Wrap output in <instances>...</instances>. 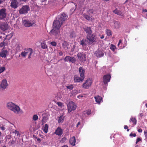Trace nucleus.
I'll return each instance as SVG.
<instances>
[{
	"mask_svg": "<svg viewBox=\"0 0 147 147\" xmlns=\"http://www.w3.org/2000/svg\"><path fill=\"white\" fill-rule=\"evenodd\" d=\"M6 107L8 109L12 111L16 114H22L24 113L23 110L21 109L20 107L11 102H7Z\"/></svg>",
	"mask_w": 147,
	"mask_h": 147,
	"instance_id": "1",
	"label": "nucleus"
},
{
	"mask_svg": "<svg viewBox=\"0 0 147 147\" xmlns=\"http://www.w3.org/2000/svg\"><path fill=\"white\" fill-rule=\"evenodd\" d=\"M33 53V51L31 48H29L25 50L24 51H22L21 55L24 57H26V56H28V58H31V55Z\"/></svg>",
	"mask_w": 147,
	"mask_h": 147,
	"instance_id": "2",
	"label": "nucleus"
},
{
	"mask_svg": "<svg viewBox=\"0 0 147 147\" xmlns=\"http://www.w3.org/2000/svg\"><path fill=\"white\" fill-rule=\"evenodd\" d=\"M92 83V80L90 78H88L85 82L82 85V87L84 89H88L91 86Z\"/></svg>",
	"mask_w": 147,
	"mask_h": 147,
	"instance_id": "3",
	"label": "nucleus"
},
{
	"mask_svg": "<svg viewBox=\"0 0 147 147\" xmlns=\"http://www.w3.org/2000/svg\"><path fill=\"white\" fill-rule=\"evenodd\" d=\"M7 9L5 8L0 9V20H5L7 16Z\"/></svg>",
	"mask_w": 147,
	"mask_h": 147,
	"instance_id": "4",
	"label": "nucleus"
},
{
	"mask_svg": "<svg viewBox=\"0 0 147 147\" xmlns=\"http://www.w3.org/2000/svg\"><path fill=\"white\" fill-rule=\"evenodd\" d=\"M68 111L71 112L72 111H74L76 109V106L74 102L72 101L69 102L67 105Z\"/></svg>",
	"mask_w": 147,
	"mask_h": 147,
	"instance_id": "5",
	"label": "nucleus"
},
{
	"mask_svg": "<svg viewBox=\"0 0 147 147\" xmlns=\"http://www.w3.org/2000/svg\"><path fill=\"white\" fill-rule=\"evenodd\" d=\"M30 10L29 7L27 5H23L22 7L19 10V12L21 14H26Z\"/></svg>",
	"mask_w": 147,
	"mask_h": 147,
	"instance_id": "6",
	"label": "nucleus"
},
{
	"mask_svg": "<svg viewBox=\"0 0 147 147\" xmlns=\"http://www.w3.org/2000/svg\"><path fill=\"white\" fill-rule=\"evenodd\" d=\"M22 24L26 27H28L33 26L34 24V22L32 21H30L28 20L25 19V18L22 19Z\"/></svg>",
	"mask_w": 147,
	"mask_h": 147,
	"instance_id": "7",
	"label": "nucleus"
},
{
	"mask_svg": "<svg viewBox=\"0 0 147 147\" xmlns=\"http://www.w3.org/2000/svg\"><path fill=\"white\" fill-rule=\"evenodd\" d=\"M86 38L88 40V42L89 45L92 44L96 40L95 36L93 34L87 35Z\"/></svg>",
	"mask_w": 147,
	"mask_h": 147,
	"instance_id": "8",
	"label": "nucleus"
},
{
	"mask_svg": "<svg viewBox=\"0 0 147 147\" xmlns=\"http://www.w3.org/2000/svg\"><path fill=\"white\" fill-rule=\"evenodd\" d=\"M9 28L8 24L4 22H0V29L3 31L7 30Z\"/></svg>",
	"mask_w": 147,
	"mask_h": 147,
	"instance_id": "9",
	"label": "nucleus"
},
{
	"mask_svg": "<svg viewBox=\"0 0 147 147\" xmlns=\"http://www.w3.org/2000/svg\"><path fill=\"white\" fill-rule=\"evenodd\" d=\"M8 84L6 80H3L1 82L0 85V88L1 90H4L7 88L8 86Z\"/></svg>",
	"mask_w": 147,
	"mask_h": 147,
	"instance_id": "10",
	"label": "nucleus"
},
{
	"mask_svg": "<svg viewBox=\"0 0 147 147\" xmlns=\"http://www.w3.org/2000/svg\"><path fill=\"white\" fill-rule=\"evenodd\" d=\"M77 57L81 61L84 62L86 61V55L85 53L82 52L79 53L77 54Z\"/></svg>",
	"mask_w": 147,
	"mask_h": 147,
	"instance_id": "11",
	"label": "nucleus"
},
{
	"mask_svg": "<svg viewBox=\"0 0 147 147\" xmlns=\"http://www.w3.org/2000/svg\"><path fill=\"white\" fill-rule=\"evenodd\" d=\"M10 2V6L11 7L16 9L18 7L19 3L17 0H11Z\"/></svg>",
	"mask_w": 147,
	"mask_h": 147,
	"instance_id": "12",
	"label": "nucleus"
},
{
	"mask_svg": "<svg viewBox=\"0 0 147 147\" xmlns=\"http://www.w3.org/2000/svg\"><path fill=\"white\" fill-rule=\"evenodd\" d=\"M62 24L58 20H55L53 23V27L59 29Z\"/></svg>",
	"mask_w": 147,
	"mask_h": 147,
	"instance_id": "13",
	"label": "nucleus"
},
{
	"mask_svg": "<svg viewBox=\"0 0 147 147\" xmlns=\"http://www.w3.org/2000/svg\"><path fill=\"white\" fill-rule=\"evenodd\" d=\"M111 78L110 75L108 74L104 75L103 77V80L105 84H106L108 82H109Z\"/></svg>",
	"mask_w": 147,
	"mask_h": 147,
	"instance_id": "14",
	"label": "nucleus"
},
{
	"mask_svg": "<svg viewBox=\"0 0 147 147\" xmlns=\"http://www.w3.org/2000/svg\"><path fill=\"white\" fill-rule=\"evenodd\" d=\"M64 60L65 61L71 62L74 63L76 62V60L74 57H71L70 56H67L65 57Z\"/></svg>",
	"mask_w": 147,
	"mask_h": 147,
	"instance_id": "15",
	"label": "nucleus"
},
{
	"mask_svg": "<svg viewBox=\"0 0 147 147\" xmlns=\"http://www.w3.org/2000/svg\"><path fill=\"white\" fill-rule=\"evenodd\" d=\"M84 78L82 77H79L77 75H75L74 77V80L75 82H82Z\"/></svg>",
	"mask_w": 147,
	"mask_h": 147,
	"instance_id": "16",
	"label": "nucleus"
},
{
	"mask_svg": "<svg viewBox=\"0 0 147 147\" xmlns=\"http://www.w3.org/2000/svg\"><path fill=\"white\" fill-rule=\"evenodd\" d=\"M59 32V29L53 27V29L50 31V33L53 35L57 36Z\"/></svg>",
	"mask_w": 147,
	"mask_h": 147,
	"instance_id": "17",
	"label": "nucleus"
},
{
	"mask_svg": "<svg viewBox=\"0 0 147 147\" xmlns=\"http://www.w3.org/2000/svg\"><path fill=\"white\" fill-rule=\"evenodd\" d=\"M8 52L7 50H5L4 48H3L0 53V56L1 57L5 58L6 57Z\"/></svg>",
	"mask_w": 147,
	"mask_h": 147,
	"instance_id": "18",
	"label": "nucleus"
},
{
	"mask_svg": "<svg viewBox=\"0 0 147 147\" xmlns=\"http://www.w3.org/2000/svg\"><path fill=\"white\" fill-rule=\"evenodd\" d=\"M67 18V17L66 15L64 13H63L60 16L58 20L62 24L63 22L64 21H65Z\"/></svg>",
	"mask_w": 147,
	"mask_h": 147,
	"instance_id": "19",
	"label": "nucleus"
},
{
	"mask_svg": "<svg viewBox=\"0 0 147 147\" xmlns=\"http://www.w3.org/2000/svg\"><path fill=\"white\" fill-rule=\"evenodd\" d=\"M83 29L86 33L88 34L87 35L91 34L92 31L91 30V27H84Z\"/></svg>",
	"mask_w": 147,
	"mask_h": 147,
	"instance_id": "20",
	"label": "nucleus"
},
{
	"mask_svg": "<svg viewBox=\"0 0 147 147\" xmlns=\"http://www.w3.org/2000/svg\"><path fill=\"white\" fill-rule=\"evenodd\" d=\"M79 72L80 75V76L84 78H85L84 73L85 71L82 67H80L79 69Z\"/></svg>",
	"mask_w": 147,
	"mask_h": 147,
	"instance_id": "21",
	"label": "nucleus"
},
{
	"mask_svg": "<svg viewBox=\"0 0 147 147\" xmlns=\"http://www.w3.org/2000/svg\"><path fill=\"white\" fill-rule=\"evenodd\" d=\"M95 54V55L98 57L103 56L104 55V53L102 51L100 50L96 51Z\"/></svg>",
	"mask_w": 147,
	"mask_h": 147,
	"instance_id": "22",
	"label": "nucleus"
},
{
	"mask_svg": "<svg viewBox=\"0 0 147 147\" xmlns=\"http://www.w3.org/2000/svg\"><path fill=\"white\" fill-rule=\"evenodd\" d=\"M55 133L57 135L60 136L63 134V131L60 128L58 127L56 129Z\"/></svg>",
	"mask_w": 147,
	"mask_h": 147,
	"instance_id": "23",
	"label": "nucleus"
},
{
	"mask_svg": "<svg viewBox=\"0 0 147 147\" xmlns=\"http://www.w3.org/2000/svg\"><path fill=\"white\" fill-rule=\"evenodd\" d=\"M94 98L95 99L96 102L98 104H100L102 100V97L99 96H95Z\"/></svg>",
	"mask_w": 147,
	"mask_h": 147,
	"instance_id": "24",
	"label": "nucleus"
},
{
	"mask_svg": "<svg viewBox=\"0 0 147 147\" xmlns=\"http://www.w3.org/2000/svg\"><path fill=\"white\" fill-rule=\"evenodd\" d=\"M69 142L73 146L75 145L76 143V139L74 136H73L70 138Z\"/></svg>",
	"mask_w": 147,
	"mask_h": 147,
	"instance_id": "25",
	"label": "nucleus"
},
{
	"mask_svg": "<svg viewBox=\"0 0 147 147\" xmlns=\"http://www.w3.org/2000/svg\"><path fill=\"white\" fill-rule=\"evenodd\" d=\"M14 50L16 52H18L20 50V46L19 44L17 43L13 47Z\"/></svg>",
	"mask_w": 147,
	"mask_h": 147,
	"instance_id": "26",
	"label": "nucleus"
},
{
	"mask_svg": "<svg viewBox=\"0 0 147 147\" xmlns=\"http://www.w3.org/2000/svg\"><path fill=\"white\" fill-rule=\"evenodd\" d=\"M40 46L43 49H46L48 47L47 45L46 44L45 40L42 42L40 44Z\"/></svg>",
	"mask_w": 147,
	"mask_h": 147,
	"instance_id": "27",
	"label": "nucleus"
},
{
	"mask_svg": "<svg viewBox=\"0 0 147 147\" xmlns=\"http://www.w3.org/2000/svg\"><path fill=\"white\" fill-rule=\"evenodd\" d=\"M113 12L114 13L117 14L118 15L123 16L122 15H121L122 14L121 11L118 10L117 8L115 10H113Z\"/></svg>",
	"mask_w": 147,
	"mask_h": 147,
	"instance_id": "28",
	"label": "nucleus"
},
{
	"mask_svg": "<svg viewBox=\"0 0 147 147\" xmlns=\"http://www.w3.org/2000/svg\"><path fill=\"white\" fill-rule=\"evenodd\" d=\"M129 121L130 123H131V122H132L134 125H135L136 124L137 120L136 118L135 117H131L130 118Z\"/></svg>",
	"mask_w": 147,
	"mask_h": 147,
	"instance_id": "29",
	"label": "nucleus"
},
{
	"mask_svg": "<svg viewBox=\"0 0 147 147\" xmlns=\"http://www.w3.org/2000/svg\"><path fill=\"white\" fill-rule=\"evenodd\" d=\"M87 42L88 41L86 39H83L80 41V44L83 46H85L86 45Z\"/></svg>",
	"mask_w": 147,
	"mask_h": 147,
	"instance_id": "30",
	"label": "nucleus"
},
{
	"mask_svg": "<svg viewBox=\"0 0 147 147\" xmlns=\"http://www.w3.org/2000/svg\"><path fill=\"white\" fill-rule=\"evenodd\" d=\"M114 27L115 28L117 29L119 28L120 26V23L118 22H114Z\"/></svg>",
	"mask_w": 147,
	"mask_h": 147,
	"instance_id": "31",
	"label": "nucleus"
},
{
	"mask_svg": "<svg viewBox=\"0 0 147 147\" xmlns=\"http://www.w3.org/2000/svg\"><path fill=\"white\" fill-rule=\"evenodd\" d=\"M64 119V116L62 115L59 117L58 121L59 123H62Z\"/></svg>",
	"mask_w": 147,
	"mask_h": 147,
	"instance_id": "32",
	"label": "nucleus"
},
{
	"mask_svg": "<svg viewBox=\"0 0 147 147\" xmlns=\"http://www.w3.org/2000/svg\"><path fill=\"white\" fill-rule=\"evenodd\" d=\"M49 126L48 124H46L45 125V126L43 129V131L45 133L48 132Z\"/></svg>",
	"mask_w": 147,
	"mask_h": 147,
	"instance_id": "33",
	"label": "nucleus"
},
{
	"mask_svg": "<svg viewBox=\"0 0 147 147\" xmlns=\"http://www.w3.org/2000/svg\"><path fill=\"white\" fill-rule=\"evenodd\" d=\"M83 16L87 20L91 21L92 20V18L88 15L86 14H84Z\"/></svg>",
	"mask_w": 147,
	"mask_h": 147,
	"instance_id": "34",
	"label": "nucleus"
},
{
	"mask_svg": "<svg viewBox=\"0 0 147 147\" xmlns=\"http://www.w3.org/2000/svg\"><path fill=\"white\" fill-rule=\"evenodd\" d=\"M79 93L78 91L77 90H73L71 93L73 96H75Z\"/></svg>",
	"mask_w": 147,
	"mask_h": 147,
	"instance_id": "35",
	"label": "nucleus"
},
{
	"mask_svg": "<svg viewBox=\"0 0 147 147\" xmlns=\"http://www.w3.org/2000/svg\"><path fill=\"white\" fill-rule=\"evenodd\" d=\"M110 49L113 51H114L116 49V47L113 44L111 45Z\"/></svg>",
	"mask_w": 147,
	"mask_h": 147,
	"instance_id": "36",
	"label": "nucleus"
},
{
	"mask_svg": "<svg viewBox=\"0 0 147 147\" xmlns=\"http://www.w3.org/2000/svg\"><path fill=\"white\" fill-rule=\"evenodd\" d=\"M12 133L13 134H15L17 136L20 137V134L19 133V132L16 130H15L14 131H13L12 132Z\"/></svg>",
	"mask_w": 147,
	"mask_h": 147,
	"instance_id": "37",
	"label": "nucleus"
},
{
	"mask_svg": "<svg viewBox=\"0 0 147 147\" xmlns=\"http://www.w3.org/2000/svg\"><path fill=\"white\" fill-rule=\"evenodd\" d=\"M16 139L15 140H12L11 141H10L9 142V144L10 146H11L12 144H15L16 142Z\"/></svg>",
	"mask_w": 147,
	"mask_h": 147,
	"instance_id": "38",
	"label": "nucleus"
},
{
	"mask_svg": "<svg viewBox=\"0 0 147 147\" xmlns=\"http://www.w3.org/2000/svg\"><path fill=\"white\" fill-rule=\"evenodd\" d=\"M38 119V117L36 115H33L32 117V119L34 121H36Z\"/></svg>",
	"mask_w": 147,
	"mask_h": 147,
	"instance_id": "39",
	"label": "nucleus"
},
{
	"mask_svg": "<svg viewBox=\"0 0 147 147\" xmlns=\"http://www.w3.org/2000/svg\"><path fill=\"white\" fill-rule=\"evenodd\" d=\"M7 44L5 42H2L0 43V47H4L7 45Z\"/></svg>",
	"mask_w": 147,
	"mask_h": 147,
	"instance_id": "40",
	"label": "nucleus"
},
{
	"mask_svg": "<svg viewBox=\"0 0 147 147\" xmlns=\"http://www.w3.org/2000/svg\"><path fill=\"white\" fill-rule=\"evenodd\" d=\"M66 88L68 89L71 90L73 88L74 86L73 85L71 84L70 85L67 86Z\"/></svg>",
	"mask_w": 147,
	"mask_h": 147,
	"instance_id": "41",
	"label": "nucleus"
},
{
	"mask_svg": "<svg viewBox=\"0 0 147 147\" xmlns=\"http://www.w3.org/2000/svg\"><path fill=\"white\" fill-rule=\"evenodd\" d=\"M106 32L107 35L108 36H109L111 35V31L109 29H107L106 30Z\"/></svg>",
	"mask_w": 147,
	"mask_h": 147,
	"instance_id": "42",
	"label": "nucleus"
},
{
	"mask_svg": "<svg viewBox=\"0 0 147 147\" xmlns=\"http://www.w3.org/2000/svg\"><path fill=\"white\" fill-rule=\"evenodd\" d=\"M94 10L93 9H90L88 11V13L89 14H92L94 13Z\"/></svg>",
	"mask_w": 147,
	"mask_h": 147,
	"instance_id": "43",
	"label": "nucleus"
},
{
	"mask_svg": "<svg viewBox=\"0 0 147 147\" xmlns=\"http://www.w3.org/2000/svg\"><path fill=\"white\" fill-rule=\"evenodd\" d=\"M5 70V68L4 67H0V74L3 72Z\"/></svg>",
	"mask_w": 147,
	"mask_h": 147,
	"instance_id": "44",
	"label": "nucleus"
},
{
	"mask_svg": "<svg viewBox=\"0 0 147 147\" xmlns=\"http://www.w3.org/2000/svg\"><path fill=\"white\" fill-rule=\"evenodd\" d=\"M50 44L53 46L55 47L57 45V43L55 42H52L50 43Z\"/></svg>",
	"mask_w": 147,
	"mask_h": 147,
	"instance_id": "45",
	"label": "nucleus"
},
{
	"mask_svg": "<svg viewBox=\"0 0 147 147\" xmlns=\"http://www.w3.org/2000/svg\"><path fill=\"white\" fill-rule=\"evenodd\" d=\"M57 104L58 105L59 107H62L63 106V103L61 102H58L57 103Z\"/></svg>",
	"mask_w": 147,
	"mask_h": 147,
	"instance_id": "46",
	"label": "nucleus"
},
{
	"mask_svg": "<svg viewBox=\"0 0 147 147\" xmlns=\"http://www.w3.org/2000/svg\"><path fill=\"white\" fill-rule=\"evenodd\" d=\"M46 120H47V118L45 117H44L43 118L42 120L43 123H45L46 122Z\"/></svg>",
	"mask_w": 147,
	"mask_h": 147,
	"instance_id": "47",
	"label": "nucleus"
},
{
	"mask_svg": "<svg viewBox=\"0 0 147 147\" xmlns=\"http://www.w3.org/2000/svg\"><path fill=\"white\" fill-rule=\"evenodd\" d=\"M0 128L3 131L5 130V128L4 126L3 125H0Z\"/></svg>",
	"mask_w": 147,
	"mask_h": 147,
	"instance_id": "48",
	"label": "nucleus"
},
{
	"mask_svg": "<svg viewBox=\"0 0 147 147\" xmlns=\"http://www.w3.org/2000/svg\"><path fill=\"white\" fill-rule=\"evenodd\" d=\"M66 140V138H63L61 140V142L62 143H63L65 142Z\"/></svg>",
	"mask_w": 147,
	"mask_h": 147,
	"instance_id": "49",
	"label": "nucleus"
},
{
	"mask_svg": "<svg viewBox=\"0 0 147 147\" xmlns=\"http://www.w3.org/2000/svg\"><path fill=\"white\" fill-rule=\"evenodd\" d=\"M141 140V139L139 138H137L136 143L137 144Z\"/></svg>",
	"mask_w": 147,
	"mask_h": 147,
	"instance_id": "50",
	"label": "nucleus"
},
{
	"mask_svg": "<svg viewBox=\"0 0 147 147\" xmlns=\"http://www.w3.org/2000/svg\"><path fill=\"white\" fill-rule=\"evenodd\" d=\"M129 136H133V137H136V134H135V133L133 134L132 133H131L130 134Z\"/></svg>",
	"mask_w": 147,
	"mask_h": 147,
	"instance_id": "51",
	"label": "nucleus"
},
{
	"mask_svg": "<svg viewBox=\"0 0 147 147\" xmlns=\"http://www.w3.org/2000/svg\"><path fill=\"white\" fill-rule=\"evenodd\" d=\"M75 36L74 33H73L72 34H71L70 35V36L71 37H73Z\"/></svg>",
	"mask_w": 147,
	"mask_h": 147,
	"instance_id": "52",
	"label": "nucleus"
},
{
	"mask_svg": "<svg viewBox=\"0 0 147 147\" xmlns=\"http://www.w3.org/2000/svg\"><path fill=\"white\" fill-rule=\"evenodd\" d=\"M91 110H89L86 112V113L87 115H89L90 114Z\"/></svg>",
	"mask_w": 147,
	"mask_h": 147,
	"instance_id": "53",
	"label": "nucleus"
},
{
	"mask_svg": "<svg viewBox=\"0 0 147 147\" xmlns=\"http://www.w3.org/2000/svg\"><path fill=\"white\" fill-rule=\"evenodd\" d=\"M142 129H139L138 130V131L139 133H141L142 132Z\"/></svg>",
	"mask_w": 147,
	"mask_h": 147,
	"instance_id": "54",
	"label": "nucleus"
},
{
	"mask_svg": "<svg viewBox=\"0 0 147 147\" xmlns=\"http://www.w3.org/2000/svg\"><path fill=\"white\" fill-rule=\"evenodd\" d=\"M80 124V121L78 122L77 124L76 127H78V125Z\"/></svg>",
	"mask_w": 147,
	"mask_h": 147,
	"instance_id": "55",
	"label": "nucleus"
},
{
	"mask_svg": "<svg viewBox=\"0 0 147 147\" xmlns=\"http://www.w3.org/2000/svg\"><path fill=\"white\" fill-rule=\"evenodd\" d=\"M37 141L39 142H40L41 141L40 139V138H38L37 139Z\"/></svg>",
	"mask_w": 147,
	"mask_h": 147,
	"instance_id": "56",
	"label": "nucleus"
},
{
	"mask_svg": "<svg viewBox=\"0 0 147 147\" xmlns=\"http://www.w3.org/2000/svg\"><path fill=\"white\" fill-rule=\"evenodd\" d=\"M4 1V0H0V4L3 2Z\"/></svg>",
	"mask_w": 147,
	"mask_h": 147,
	"instance_id": "57",
	"label": "nucleus"
},
{
	"mask_svg": "<svg viewBox=\"0 0 147 147\" xmlns=\"http://www.w3.org/2000/svg\"><path fill=\"white\" fill-rule=\"evenodd\" d=\"M83 97V96H81L80 95H79L78 96V98H82Z\"/></svg>",
	"mask_w": 147,
	"mask_h": 147,
	"instance_id": "58",
	"label": "nucleus"
},
{
	"mask_svg": "<svg viewBox=\"0 0 147 147\" xmlns=\"http://www.w3.org/2000/svg\"><path fill=\"white\" fill-rule=\"evenodd\" d=\"M63 54V53H62V52L61 51H60L59 53V55H60V56H62V55Z\"/></svg>",
	"mask_w": 147,
	"mask_h": 147,
	"instance_id": "59",
	"label": "nucleus"
},
{
	"mask_svg": "<svg viewBox=\"0 0 147 147\" xmlns=\"http://www.w3.org/2000/svg\"><path fill=\"white\" fill-rule=\"evenodd\" d=\"M124 128L125 129H127L128 128V127L127 125H125L124 126Z\"/></svg>",
	"mask_w": 147,
	"mask_h": 147,
	"instance_id": "60",
	"label": "nucleus"
},
{
	"mask_svg": "<svg viewBox=\"0 0 147 147\" xmlns=\"http://www.w3.org/2000/svg\"><path fill=\"white\" fill-rule=\"evenodd\" d=\"M144 135L145 136H147V132L144 131Z\"/></svg>",
	"mask_w": 147,
	"mask_h": 147,
	"instance_id": "61",
	"label": "nucleus"
},
{
	"mask_svg": "<svg viewBox=\"0 0 147 147\" xmlns=\"http://www.w3.org/2000/svg\"><path fill=\"white\" fill-rule=\"evenodd\" d=\"M143 11L145 12H147V10L146 9H145L143 10Z\"/></svg>",
	"mask_w": 147,
	"mask_h": 147,
	"instance_id": "62",
	"label": "nucleus"
},
{
	"mask_svg": "<svg viewBox=\"0 0 147 147\" xmlns=\"http://www.w3.org/2000/svg\"><path fill=\"white\" fill-rule=\"evenodd\" d=\"M104 38V36L103 35H102L101 37H100V38L101 39H103V38Z\"/></svg>",
	"mask_w": 147,
	"mask_h": 147,
	"instance_id": "63",
	"label": "nucleus"
},
{
	"mask_svg": "<svg viewBox=\"0 0 147 147\" xmlns=\"http://www.w3.org/2000/svg\"><path fill=\"white\" fill-rule=\"evenodd\" d=\"M122 42V40H119V43L120 44V43H121Z\"/></svg>",
	"mask_w": 147,
	"mask_h": 147,
	"instance_id": "64",
	"label": "nucleus"
}]
</instances>
